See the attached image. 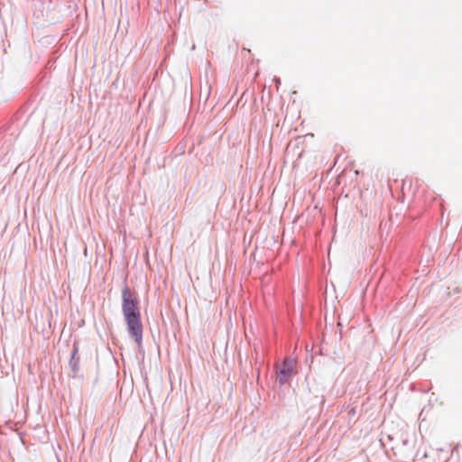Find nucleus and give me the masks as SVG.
<instances>
[{"label": "nucleus", "mask_w": 462, "mask_h": 462, "mask_svg": "<svg viewBox=\"0 0 462 462\" xmlns=\"http://www.w3.org/2000/svg\"><path fill=\"white\" fill-rule=\"evenodd\" d=\"M122 311L127 325V328L135 343L141 346L143 340V324L138 300L134 293L125 287L122 291Z\"/></svg>", "instance_id": "1"}, {"label": "nucleus", "mask_w": 462, "mask_h": 462, "mask_svg": "<svg viewBox=\"0 0 462 462\" xmlns=\"http://www.w3.org/2000/svg\"><path fill=\"white\" fill-rule=\"evenodd\" d=\"M294 374H296L295 361L291 358H286L283 361L282 368L277 374V380L280 384H284Z\"/></svg>", "instance_id": "2"}, {"label": "nucleus", "mask_w": 462, "mask_h": 462, "mask_svg": "<svg viewBox=\"0 0 462 462\" xmlns=\"http://www.w3.org/2000/svg\"><path fill=\"white\" fill-rule=\"evenodd\" d=\"M78 351V348L75 346L74 349H73V354H76Z\"/></svg>", "instance_id": "3"}]
</instances>
